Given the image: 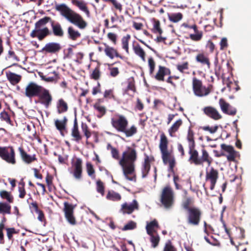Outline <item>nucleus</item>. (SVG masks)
Wrapping results in <instances>:
<instances>
[{
    "instance_id": "f257e3e1",
    "label": "nucleus",
    "mask_w": 251,
    "mask_h": 251,
    "mask_svg": "<svg viewBox=\"0 0 251 251\" xmlns=\"http://www.w3.org/2000/svg\"><path fill=\"white\" fill-rule=\"evenodd\" d=\"M107 150H111L112 156L116 160H119V163L123 168V174L126 179L136 181L135 174V162L137 159V153L135 149L127 148V151L123 152L120 159L118 150L112 147L110 144L107 146Z\"/></svg>"
},
{
    "instance_id": "f03ea898",
    "label": "nucleus",
    "mask_w": 251,
    "mask_h": 251,
    "mask_svg": "<svg viewBox=\"0 0 251 251\" xmlns=\"http://www.w3.org/2000/svg\"><path fill=\"white\" fill-rule=\"evenodd\" d=\"M187 139L189 142V154L190 155L189 162L191 164H194L197 166L203 165L204 163H206L208 166H210L213 162L212 158L204 148L201 150V156H199L198 151L195 149L194 133L191 129L188 131Z\"/></svg>"
},
{
    "instance_id": "7ed1b4c3",
    "label": "nucleus",
    "mask_w": 251,
    "mask_h": 251,
    "mask_svg": "<svg viewBox=\"0 0 251 251\" xmlns=\"http://www.w3.org/2000/svg\"><path fill=\"white\" fill-rule=\"evenodd\" d=\"M55 9L68 21L76 25L80 29H84L87 26V24L82 17L70 8L66 4L64 3L56 4Z\"/></svg>"
},
{
    "instance_id": "20e7f679",
    "label": "nucleus",
    "mask_w": 251,
    "mask_h": 251,
    "mask_svg": "<svg viewBox=\"0 0 251 251\" xmlns=\"http://www.w3.org/2000/svg\"><path fill=\"white\" fill-rule=\"evenodd\" d=\"M111 124L118 132L124 133L127 137L132 136L137 132V127L134 125L127 128L128 121L123 115L115 114L111 119Z\"/></svg>"
},
{
    "instance_id": "39448f33",
    "label": "nucleus",
    "mask_w": 251,
    "mask_h": 251,
    "mask_svg": "<svg viewBox=\"0 0 251 251\" xmlns=\"http://www.w3.org/2000/svg\"><path fill=\"white\" fill-rule=\"evenodd\" d=\"M169 141L164 133L160 135L159 148L161 153V157L164 164H169V170L174 172L176 165V159L172 151L168 150Z\"/></svg>"
},
{
    "instance_id": "423d86ee",
    "label": "nucleus",
    "mask_w": 251,
    "mask_h": 251,
    "mask_svg": "<svg viewBox=\"0 0 251 251\" xmlns=\"http://www.w3.org/2000/svg\"><path fill=\"white\" fill-rule=\"evenodd\" d=\"M160 201L162 205L167 209H171L175 203V194L170 185L164 187L161 193Z\"/></svg>"
},
{
    "instance_id": "0eeeda50",
    "label": "nucleus",
    "mask_w": 251,
    "mask_h": 251,
    "mask_svg": "<svg viewBox=\"0 0 251 251\" xmlns=\"http://www.w3.org/2000/svg\"><path fill=\"white\" fill-rule=\"evenodd\" d=\"M192 88L194 94L199 97H203L208 95L212 91V86L209 85L207 87L203 86L201 80L194 77L192 81Z\"/></svg>"
},
{
    "instance_id": "6e6552de",
    "label": "nucleus",
    "mask_w": 251,
    "mask_h": 251,
    "mask_svg": "<svg viewBox=\"0 0 251 251\" xmlns=\"http://www.w3.org/2000/svg\"><path fill=\"white\" fill-rule=\"evenodd\" d=\"M0 157L9 164L16 163V153L12 146L0 147Z\"/></svg>"
},
{
    "instance_id": "1a4fd4ad",
    "label": "nucleus",
    "mask_w": 251,
    "mask_h": 251,
    "mask_svg": "<svg viewBox=\"0 0 251 251\" xmlns=\"http://www.w3.org/2000/svg\"><path fill=\"white\" fill-rule=\"evenodd\" d=\"M187 212V222L188 224L193 226H199L202 214L201 209L198 207L193 206V208Z\"/></svg>"
},
{
    "instance_id": "9d476101",
    "label": "nucleus",
    "mask_w": 251,
    "mask_h": 251,
    "mask_svg": "<svg viewBox=\"0 0 251 251\" xmlns=\"http://www.w3.org/2000/svg\"><path fill=\"white\" fill-rule=\"evenodd\" d=\"M221 148L222 151L219 154L217 155L216 156H226L228 161H235V159L238 153L232 146L222 144L221 145Z\"/></svg>"
},
{
    "instance_id": "9b49d317",
    "label": "nucleus",
    "mask_w": 251,
    "mask_h": 251,
    "mask_svg": "<svg viewBox=\"0 0 251 251\" xmlns=\"http://www.w3.org/2000/svg\"><path fill=\"white\" fill-rule=\"evenodd\" d=\"M43 88L35 82H30L25 87V95L30 99L38 97Z\"/></svg>"
},
{
    "instance_id": "f8f14e48",
    "label": "nucleus",
    "mask_w": 251,
    "mask_h": 251,
    "mask_svg": "<svg viewBox=\"0 0 251 251\" xmlns=\"http://www.w3.org/2000/svg\"><path fill=\"white\" fill-rule=\"evenodd\" d=\"M39 102L46 108H49L53 101V96L49 89L43 87L38 96Z\"/></svg>"
},
{
    "instance_id": "ddd939ff",
    "label": "nucleus",
    "mask_w": 251,
    "mask_h": 251,
    "mask_svg": "<svg viewBox=\"0 0 251 251\" xmlns=\"http://www.w3.org/2000/svg\"><path fill=\"white\" fill-rule=\"evenodd\" d=\"M51 34V32L50 31L48 27L44 28H36L30 33V36L32 38H37L39 41L43 40L47 36Z\"/></svg>"
},
{
    "instance_id": "4468645a",
    "label": "nucleus",
    "mask_w": 251,
    "mask_h": 251,
    "mask_svg": "<svg viewBox=\"0 0 251 251\" xmlns=\"http://www.w3.org/2000/svg\"><path fill=\"white\" fill-rule=\"evenodd\" d=\"M218 177V171L214 168L211 167L209 172H206L205 179L206 181H209L210 182V190H213L214 189Z\"/></svg>"
},
{
    "instance_id": "2eb2a0df",
    "label": "nucleus",
    "mask_w": 251,
    "mask_h": 251,
    "mask_svg": "<svg viewBox=\"0 0 251 251\" xmlns=\"http://www.w3.org/2000/svg\"><path fill=\"white\" fill-rule=\"evenodd\" d=\"M144 155V161L142 164L141 169L142 178H145L147 176L151 169V163L155 161L153 156H149L146 154H145Z\"/></svg>"
},
{
    "instance_id": "dca6fc26",
    "label": "nucleus",
    "mask_w": 251,
    "mask_h": 251,
    "mask_svg": "<svg viewBox=\"0 0 251 251\" xmlns=\"http://www.w3.org/2000/svg\"><path fill=\"white\" fill-rule=\"evenodd\" d=\"M202 111L205 115L214 120L217 121L222 118V116L218 110L211 106L204 107Z\"/></svg>"
},
{
    "instance_id": "f3484780",
    "label": "nucleus",
    "mask_w": 251,
    "mask_h": 251,
    "mask_svg": "<svg viewBox=\"0 0 251 251\" xmlns=\"http://www.w3.org/2000/svg\"><path fill=\"white\" fill-rule=\"evenodd\" d=\"M222 78L223 84L226 86L229 91H231L233 89H235V91H237L240 89V87L238 85V82H233V79L231 76L229 75L226 76L225 74L222 73Z\"/></svg>"
},
{
    "instance_id": "a211bd4d",
    "label": "nucleus",
    "mask_w": 251,
    "mask_h": 251,
    "mask_svg": "<svg viewBox=\"0 0 251 251\" xmlns=\"http://www.w3.org/2000/svg\"><path fill=\"white\" fill-rule=\"evenodd\" d=\"M219 103L220 108L224 113L231 116L236 115L237 112L236 109L231 106L224 99H220Z\"/></svg>"
},
{
    "instance_id": "6ab92c4d",
    "label": "nucleus",
    "mask_w": 251,
    "mask_h": 251,
    "mask_svg": "<svg viewBox=\"0 0 251 251\" xmlns=\"http://www.w3.org/2000/svg\"><path fill=\"white\" fill-rule=\"evenodd\" d=\"M139 209V204L137 201L134 200L131 203L125 202L121 206V212L124 214H131L134 210Z\"/></svg>"
},
{
    "instance_id": "aec40b11",
    "label": "nucleus",
    "mask_w": 251,
    "mask_h": 251,
    "mask_svg": "<svg viewBox=\"0 0 251 251\" xmlns=\"http://www.w3.org/2000/svg\"><path fill=\"white\" fill-rule=\"evenodd\" d=\"M74 169L73 176L76 179H80L82 173V160L81 158H76L74 162H72Z\"/></svg>"
},
{
    "instance_id": "412c9836",
    "label": "nucleus",
    "mask_w": 251,
    "mask_h": 251,
    "mask_svg": "<svg viewBox=\"0 0 251 251\" xmlns=\"http://www.w3.org/2000/svg\"><path fill=\"white\" fill-rule=\"evenodd\" d=\"M61 49V46L58 43L50 42L46 44L42 50L46 53H56Z\"/></svg>"
},
{
    "instance_id": "4be33fe9",
    "label": "nucleus",
    "mask_w": 251,
    "mask_h": 251,
    "mask_svg": "<svg viewBox=\"0 0 251 251\" xmlns=\"http://www.w3.org/2000/svg\"><path fill=\"white\" fill-rule=\"evenodd\" d=\"M18 151H19L22 160L25 163L29 164L35 161H37V159L35 154L30 155L27 154L23 147H19L18 148Z\"/></svg>"
},
{
    "instance_id": "5701e85b",
    "label": "nucleus",
    "mask_w": 251,
    "mask_h": 251,
    "mask_svg": "<svg viewBox=\"0 0 251 251\" xmlns=\"http://www.w3.org/2000/svg\"><path fill=\"white\" fill-rule=\"evenodd\" d=\"M103 45L105 47L104 50V53L110 59H113L114 57L123 59L122 56L119 53L116 49L109 46L106 43H103Z\"/></svg>"
},
{
    "instance_id": "b1692460",
    "label": "nucleus",
    "mask_w": 251,
    "mask_h": 251,
    "mask_svg": "<svg viewBox=\"0 0 251 251\" xmlns=\"http://www.w3.org/2000/svg\"><path fill=\"white\" fill-rule=\"evenodd\" d=\"M68 119L66 117H64L62 121L56 120L54 121V125L56 129L59 131L60 134L64 136L65 133H67V124Z\"/></svg>"
},
{
    "instance_id": "393cba45",
    "label": "nucleus",
    "mask_w": 251,
    "mask_h": 251,
    "mask_svg": "<svg viewBox=\"0 0 251 251\" xmlns=\"http://www.w3.org/2000/svg\"><path fill=\"white\" fill-rule=\"evenodd\" d=\"M50 26L51 27V32L53 35L58 37H62L64 36V32L63 29L59 22L53 20Z\"/></svg>"
},
{
    "instance_id": "a878e982",
    "label": "nucleus",
    "mask_w": 251,
    "mask_h": 251,
    "mask_svg": "<svg viewBox=\"0 0 251 251\" xmlns=\"http://www.w3.org/2000/svg\"><path fill=\"white\" fill-rule=\"evenodd\" d=\"M71 136L73 137L74 140L77 143L79 142L82 139V136L78 129V125L76 118H75L74 122L73 127L71 129Z\"/></svg>"
},
{
    "instance_id": "bb28decb",
    "label": "nucleus",
    "mask_w": 251,
    "mask_h": 251,
    "mask_svg": "<svg viewBox=\"0 0 251 251\" xmlns=\"http://www.w3.org/2000/svg\"><path fill=\"white\" fill-rule=\"evenodd\" d=\"M132 48L135 54L140 57L143 61H145L146 52L140 45L135 42H133Z\"/></svg>"
},
{
    "instance_id": "cd10ccee",
    "label": "nucleus",
    "mask_w": 251,
    "mask_h": 251,
    "mask_svg": "<svg viewBox=\"0 0 251 251\" xmlns=\"http://www.w3.org/2000/svg\"><path fill=\"white\" fill-rule=\"evenodd\" d=\"M68 37L71 40L76 41L81 37V33L72 26L67 28Z\"/></svg>"
},
{
    "instance_id": "c85d7f7f",
    "label": "nucleus",
    "mask_w": 251,
    "mask_h": 251,
    "mask_svg": "<svg viewBox=\"0 0 251 251\" xmlns=\"http://www.w3.org/2000/svg\"><path fill=\"white\" fill-rule=\"evenodd\" d=\"M56 108L58 114L65 113L68 110V104L63 99L60 98L56 102Z\"/></svg>"
},
{
    "instance_id": "c756f323",
    "label": "nucleus",
    "mask_w": 251,
    "mask_h": 251,
    "mask_svg": "<svg viewBox=\"0 0 251 251\" xmlns=\"http://www.w3.org/2000/svg\"><path fill=\"white\" fill-rule=\"evenodd\" d=\"M194 203V200L192 197H185L182 201L181 205L183 209L188 211L193 208L192 206Z\"/></svg>"
},
{
    "instance_id": "7c9ffc66",
    "label": "nucleus",
    "mask_w": 251,
    "mask_h": 251,
    "mask_svg": "<svg viewBox=\"0 0 251 251\" xmlns=\"http://www.w3.org/2000/svg\"><path fill=\"white\" fill-rule=\"evenodd\" d=\"M196 60L203 65H206L207 68L210 69L211 66L210 60L204 53H201L197 54L196 56Z\"/></svg>"
},
{
    "instance_id": "2f4dec72",
    "label": "nucleus",
    "mask_w": 251,
    "mask_h": 251,
    "mask_svg": "<svg viewBox=\"0 0 251 251\" xmlns=\"http://www.w3.org/2000/svg\"><path fill=\"white\" fill-rule=\"evenodd\" d=\"M72 3L78 7L81 10L84 12L87 16H89V10L88 9L86 3L84 1L78 0H72Z\"/></svg>"
},
{
    "instance_id": "473e14b6",
    "label": "nucleus",
    "mask_w": 251,
    "mask_h": 251,
    "mask_svg": "<svg viewBox=\"0 0 251 251\" xmlns=\"http://www.w3.org/2000/svg\"><path fill=\"white\" fill-rule=\"evenodd\" d=\"M159 227V225L156 220L154 219L151 221L149 223H148L146 228L148 234H151L154 232H156L154 231V228H158Z\"/></svg>"
},
{
    "instance_id": "72a5a7b5",
    "label": "nucleus",
    "mask_w": 251,
    "mask_h": 251,
    "mask_svg": "<svg viewBox=\"0 0 251 251\" xmlns=\"http://www.w3.org/2000/svg\"><path fill=\"white\" fill-rule=\"evenodd\" d=\"M135 83V80L133 77L129 78L127 80V85L124 90V94H127L129 90L132 91L134 93L136 92V89Z\"/></svg>"
},
{
    "instance_id": "f704fd0d",
    "label": "nucleus",
    "mask_w": 251,
    "mask_h": 251,
    "mask_svg": "<svg viewBox=\"0 0 251 251\" xmlns=\"http://www.w3.org/2000/svg\"><path fill=\"white\" fill-rule=\"evenodd\" d=\"M7 78L10 82L15 85L19 83L21 79V76L15 73L9 72L6 74Z\"/></svg>"
},
{
    "instance_id": "c9c22d12",
    "label": "nucleus",
    "mask_w": 251,
    "mask_h": 251,
    "mask_svg": "<svg viewBox=\"0 0 251 251\" xmlns=\"http://www.w3.org/2000/svg\"><path fill=\"white\" fill-rule=\"evenodd\" d=\"M0 197L2 199L6 200L9 203L14 202V197L10 192L4 190H0Z\"/></svg>"
},
{
    "instance_id": "e433bc0d",
    "label": "nucleus",
    "mask_w": 251,
    "mask_h": 251,
    "mask_svg": "<svg viewBox=\"0 0 251 251\" xmlns=\"http://www.w3.org/2000/svg\"><path fill=\"white\" fill-rule=\"evenodd\" d=\"M182 121L181 119L177 120L168 129L170 136L171 137H174V133L178 130L179 127L182 125Z\"/></svg>"
},
{
    "instance_id": "4c0bfd02",
    "label": "nucleus",
    "mask_w": 251,
    "mask_h": 251,
    "mask_svg": "<svg viewBox=\"0 0 251 251\" xmlns=\"http://www.w3.org/2000/svg\"><path fill=\"white\" fill-rule=\"evenodd\" d=\"M152 21L153 23V27L151 29L152 32L155 34L161 35L163 33V30L161 28L160 21L155 18H153Z\"/></svg>"
},
{
    "instance_id": "58836bf2",
    "label": "nucleus",
    "mask_w": 251,
    "mask_h": 251,
    "mask_svg": "<svg viewBox=\"0 0 251 251\" xmlns=\"http://www.w3.org/2000/svg\"><path fill=\"white\" fill-rule=\"evenodd\" d=\"M52 21L53 20L50 17H44L36 22L35 24V27L41 28L42 27L45 26L48 23H50L51 25Z\"/></svg>"
},
{
    "instance_id": "ea45409f",
    "label": "nucleus",
    "mask_w": 251,
    "mask_h": 251,
    "mask_svg": "<svg viewBox=\"0 0 251 251\" xmlns=\"http://www.w3.org/2000/svg\"><path fill=\"white\" fill-rule=\"evenodd\" d=\"M94 108L98 112L97 115L99 118H101L106 113V109L104 106L101 105L99 103H95L94 104Z\"/></svg>"
},
{
    "instance_id": "a19ab883",
    "label": "nucleus",
    "mask_w": 251,
    "mask_h": 251,
    "mask_svg": "<svg viewBox=\"0 0 251 251\" xmlns=\"http://www.w3.org/2000/svg\"><path fill=\"white\" fill-rule=\"evenodd\" d=\"M130 38V35L126 34V36L123 37L121 40L122 48L125 50L127 54H129V53L128 45Z\"/></svg>"
},
{
    "instance_id": "79ce46f5",
    "label": "nucleus",
    "mask_w": 251,
    "mask_h": 251,
    "mask_svg": "<svg viewBox=\"0 0 251 251\" xmlns=\"http://www.w3.org/2000/svg\"><path fill=\"white\" fill-rule=\"evenodd\" d=\"M11 205L4 202H0V213L3 215L11 214Z\"/></svg>"
},
{
    "instance_id": "37998d69",
    "label": "nucleus",
    "mask_w": 251,
    "mask_h": 251,
    "mask_svg": "<svg viewBox=\"0 0 251 251\" xmlns=\"http://www.w3.org/2000/svg\"><path fill=\"white\" fill-rule=\"evenodd\" d=\"M75 205H74L72 204L69 203L68 202L65 201L64 202V208L63 212H64V215H68L69 214H73L74 213V209Z\"/></svg>"
},
{
    "instance_id": "c03bdc74",
    "label": "nucleus",
    "mask_w": 251,
    "mask_h": 251,
    "mask_svg": "<svg viewBox=\"0 0 251 251\" xmlns=\"http://www.w3.org/2000/svg\"><path fill=\"white\" fill-rule=\"evenodd\" d=\"M182 18L183 15L180 12L168 14L169 20L173 23H177L179 22L182 19Z\"/></svg>"
},
{
    "instance_id": "a18cd8bd",
    "label": "nucleus",
    "mask_w": 251,
    "mask_h": 251,
    "mask_svg": "<svg viewBox=\"0 0 251 251\" xmlns=\"http://www.w3.org/2000/svg\"><path fill=\"white\" fill-rule=\"evenodd\" d=\"M106 199L112 201H118L121 200V196L118 193L113 191H109L107 194Z\"/></svg>"
},
{
    "instance_id": "49530a36",
    "label": "nucleus",
    "mask_w": 251,
    "mask_h": 251,
    "mask_svg": "<svg viewBox=\"0 0 251 251\" xmlns=\"http://www.w3.org/2000/svg\"><path fill=\"white\" fill-rule=\"evenodd\" d=\"M149 235L150 236V241L151 243V247L153 248H156L158 246L160 241L159 235L157 233L156 234L151 233V234Z\"/></svg>"
},
{
    "instance_id": "de8ad7c7",
    "label": "nucleus",
    "mask_w": 251,
    "mask_h": 251,
    "mask_svg": "<svg viewBox=\"0 0 251 251\" xmlns=\"http://www.w3.org/2000/svg\"><path fill=\"white\" fill-rule=\"evenodd\" d=\"M164 66L160 65L158 66V70L154 77L158 81H163L164 80Z\"/></svg>"
},
{
    "instance_id": "09e8293b",
    "label": "nucleus",
    "mask_w": 251,
    "mask_h": 251,
    "mask_svg": "<svg viewBox=\"0 0 251 251\" xmlns=\"http://www.w3.org/2000/svg\"><path fill=\"white\" fill-rule=\"evenodd\" d=\"M0 119L1 121H5L10 125H12V122L11 120L10 115L5 111H3L0 113Z\"/></svg>"
},
{
    "instance_id": "8fccbe9b",
    "label": "nucleus",
    "mask_w": 251,
    "mask_h": 251,
    "mask_svg": "<svg viewBox=\"0 0 251 251\" xmlns=\"http://www.w3.org/2000/svg\"><path fill=\"white\" fill-rule=\"evenodd\" d=\"M81 127L82 132L83 133L84 136L86 137V139H88L92 135L91 132L88 126L86 124L82 123Z\"/></svg>"
},
{
    "instance_id": "3c124183",
    "label": "nucleus",
    "mask_w": 251,
    "mask_h": 251,
    "mask_svg": "<svg viewBox=\"0 0 251 251\" xmlns=\"http://www.w3.org/2000/svg\"><path fill=\"white\" fill-rule=\"evenodd\" d=\"M177 70L182 73H185V71L188 70L189 69V63L188 62H185L182 64H178L176 65Z\"/></svg>"
},
{
    "instance_id": "603ef678",
    "label": "nucleus",
    "mask_w": 251,
    "mask_h": 251,
    "mask_svg": "<svg viewBox=\"0 0 251 251\" xmlns=\"http://www.w3.org/2000/svg\"><path fill=\"white\" fill-rule=\"evenodd\" d=\"M163 251H177L171 240H168L165 243Z\"/></svg>"
},
{
    "instance_id": "864d4df0",
    "label": "nucleus",
    "mask_w": 251,
    "mask_h": 251,
    "mask_svg": "<svg viewBox=\"0 0 251 251\" xmlns=\"http://www.w3.org/2000/svg\"><path fill=\"white\" fill-rule=\"evenodd\" d=\"M136 226V223L133 221H130L125 225V226L122 228V230L123 231L132 230L135 229Z\"/></svg>"
},
{
    "instance_id": "5fc2aeb1",
    "label": "nucleus",
    "mask_w": 251,
    "mask_h": 251,
    "mask_svg": "<svg viewBox=\"0 0 251 251\" xmlns=\"http://www.w3.org/2000/svg\"><path fill=\"white\" fill-rule=\"evenodd\" d=\"M86 167L88 175L92 178L94 177L95 176V171L93 165L90 162H87Z\"/></svg>"
},
{
    "instance_id": "6e6d98bb",
    "label": "nucleus",
    "mask_w": 251,
    "mask_h": 251,
    "mask_svg": "<svg viewBox=\"0 0 251 251\" xmlns=\"http://www.w3.org/2000/svg\"><path fill=\"white\" fill-rule=\"evenodd\" d=\"M96 185L97 192L100 193L102 196H103L104 194V186L103 183L100 180H98L96 182Z\"/></svg>"
},
{
    "instance_id": "4d7b16f0",
    "label": "nucleus",
    "mask_w": 251,
    "mask_h": 251,
    "mask_svg": "<svg viewBox=\"0 0 251 251\" xmlns=\"http://www.w3.org/2000/svg\"><path fill=\"white\" fill-rule=\"evenodd\" d=\"M107 37L113 45H116L117 44L118 39L117 34L113 32H109L107 34Z\"/></svg>"
},
{
    "instance_id": "13d9d810",
    "label": "nucleus",
    "mask_w": 251,
    "mask_h": 251,
    "mask_svg": "<svg viewBox=\"0 0 251 251\" xmlns=\"http://www.w3.org/2000/svg\"><path fill=\"white\" fill-rule=\"evenodd\" d=\"M100 76V72L99 67H97L91 74L90 77L94 80H98Z\"/></svg>"
},
{
    "instance_id": "bf43d9fd",
    "label": "nucleus",
    "mask_w": 251,
    "mask_h": 251,
    "mask_svg": "<svg viewBox=\"0 0 251 251\" xmlns=\"http://www.w3.org/2000/svg\"><path fill=\"white\" fill-rule=\"evenodd\" d=\"M148 65L150 69V74H153L155 66V62L152 57H150L148 59Z\"/></svg>"
},
{
    "instance_id": "052dcab7",
    "label": "nucleus",
    "mask_w": 251,
    "mask_h": 251,
    "mask_svg": "<svg viewBox=\"0 0 251 251\" xmlns=\"http://www.w3.org/2000/svg\"><path fill=\"white\" fill-rule=\"evenodd\" d=\"M201 129H202L204 131H209L210 133L213 134L217 132L218 129V126H214L210 127L208 126H201Z\"/></svg>"
},
{
    "instance_id": "680f3d73",
    "label": "nucleus",
    "mask_w": 251,
    "mask_h": 251,
    "mask_svg": "<svg viewBox=\"0 0 251 251\" xmlns=\"http://www.w3.org/2000/svg\"><path fill=\"white\" fill-rule=\"evenodd\" d=\"M105 2H110L114 6V7L118 10L120 12L122 11V5L117 1V0H103Z\"/></svg>"
},
{
    "instance_id": "e2e57ef3",
    "label": "nucleus",
    "mask_w": 251,
    "mask_h": 251,
    "mask_svg": "<svg viewBox=\"0 0 251 251\" xmlns=\"http://www.w3.org/2000/svg\"><path fill=\"white\" fill-rule=\"evenodd\" d=\"M67 221L72 225H75L76 224V220L74 213L69 214L65 216Z\"/></svg>"
},
{
    "instance_id": "0e129e2a",
    "label": "nucleus",
    "mask_w": 251,
    "mask_h": 251,
    "mask_svg": "<svg viewBox=\"0 0 251 251\" xmlns=\"http://www.w3.org/2000/svg\"><path fill=\"white\" fill-rule=\"evenodd\" d=\"M108 70H109L110 75L113 77L117 76L120 73L118 67H109Z\"/></svg>"
},
{
    "instance_id": "69168bd1",
    "label": "nucleus",
    "mask_w": 251,
    "mask_h": 251,
    "mask_svg": "<svg viewBox=\"0 0 251 251\" xmlns=\"http://www.w3.org/2000/svg\"><path fill=\"white\" fill-rule=\"evenodd\" d=\"M202 32H198L195 34H190V38L194 41H199L202 37Z\"/></svg>"
},
{
    "instance_id": "338daca9",
    "label": "nucleus",
    "mask_w": 251,
    "mask_h": 251,
    "mask_svg": "<svg viewBox=\"0 0 251 251\" xmlns=\"http://www.w3.org/2000/svg\"><path fill=\"white\" fill-rule=\"evenodd\" d=\"M6 230L7 231V236L9 240H12L13 235L14 234H17L18 233L14 227L6 228Z\"/></svg>"
},
{
    "instance_id": "774afa93",
    "label": "nucleus",
    "mask_w": 251,
    "mask_h": 251,
    "mask_svg": "<svg viewBox=\"0 0 251 251\" xmlns=\"http://www.w3.org/2000/svg\"><path fill=\"white\" fill-rule=\"evenodd\" d=\"M103 97L105 99H114L115 96L114 95L113 90H106L104 92Z\"/></svg>"
}]
</instances>
